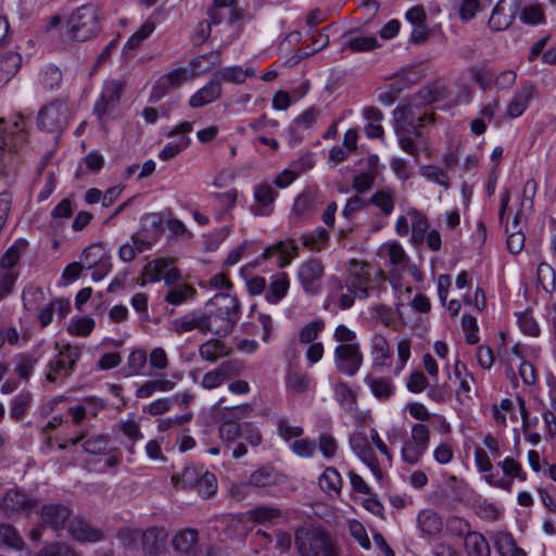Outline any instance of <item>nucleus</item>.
Returning <instances> with one entry per match:
<instances>
[{"mask_svg": "<svg viewBox=\"0 0 556 556\" xmlns=\"http://www.w3.org/2000/svg\"><path fill=\"white\" fill-rule=\"evenodd\" d=\"M202 472L194 467H186L180 475H173L172 481L176 486L192 489L195 486Z\"/></svg>", "mask_w": 556, "mask_h": 556, "instance_id": "6e6d98bb", "label": "nucleus"}, {"mask_svg": "<svg viewBox=\"0 0 556 556\" xmlns=\"http://www.w3.org/2000/svg\"><path fill=\"white\" fill-rule=\"evenodd\" d=\"M62 79V72L52 64L46 65L39 73V83L46 90L52 91L58 89L61 86Z\"/></svg>", "mask_w": 556, "mask_h": 556, "instance_id": "a19ab883", "label": "nucleus"}, {"mask_svg": "<svg viewBox=\"0 0 556 556\" xmlns=\"http://www.w3.org/2000/svg\"><path fill=\"white\" fill-rule=\"evenodd\" d=\"M386 281L387 277L381 269L352 258L345 264L343 285L339 286L341 291L346 288L348 292H342L337 302L342 309H349L354 305L355 299L365 300L372 295L379 299L387 289Z\"/></svg>", "mask_w": 556, "mask_h": 556, "instance_id": "f257e3e1", "label": "nucleus"}, {"mask_svg": "<svg viewBox=\"0 0 556 556\" xmlns=\"http://www.w3.org/2000/svg\"><path fill=\"white\" fill-rule=\"evenodd\" d=\"M299 247L294 240L280 241L275 245L265 250L263 257L269 258L274 254H278V267L283 268L288 266L292 258L298 255Z\"/></svg>", "mask_w": 556, "mask_h": 556, "instance_id": "393cba45", "label": "nucleus"}, {"mask_svg": "<svg viewBox=\"0 0 556 556\" xmlns=\"http://www.w3.org/2000/svg\"><path fill=\"white\" fill-rule=\"evenodd\" d=\"M39 515L46 526L59 532L65 529L66 522L70 521L72 516V509L64 504L51 503L43 505Z\"/></svg>", "mask_w": 556, "mask_h": 556, "instance_id": "2eb2a0df", "label": "nucleus"}, {"mask_svg": "<svg viewBox=\"0 0 556 556\" xmlns=\"http://www.w3.org/2000/svg\"><path fill=\"white\" fill-rule=\"evenodd\" d=\"M228 353L229 350L226 345L217 339L207 340L199 348L200 357L210 363L217 362L220 357L228 355Z\"/></svg>", "mask_w": 556, "mask_h": 556, "instance_id": "e433bc0d", "label": "nucleus"}, {"mask_svg": "<svg viewBox=\"0 0 556 556\" xmlns=\"http://www.w3.org/2000/svg\"><path fill=\"white\" fill-rule=\"evenodd\" d=\"M185 80H187V72L184 68H175L162 75L152 88L150 100L157 102L172 89L179 87Z\"/></svg>", "mask_w": 556, "mask_h": 556, "instance_id": "6ab92c4d", "label": "nucleus"}, {"mask_svg": "<svg viewBox=\"0 0 556 556\" xmlns=\"http://www.w3.org/2000/svg\"><path fill=\"white\" fill-rule=\"evenodd\" d=\"M173 547L176 552L187 556H198L199 533L195 529L186 528L178 531L172 540Z\"/></svg>", "mask_w": 556, "mask_h": 556, "instance_id": "aec40b11", "label": "nucleus"}, {"mask_svg": "<svg viewBox=\"0 0 556 556\" xmlns=\"http://www.w3.org/2000/svg\"><path fill=\"white\" fill-rule=\"evenodd\" d=\"M27 241L23 239H18L14 242L12 247H10L5 253L2 255L0 261V267L3 270H12V268L17 264L21 253L26 249Z\"/></svg>", "mask_w": 556, "mask_h": 556, "instance_id": "a18cd8bd", "label": "nucleus"}, {"mask_svg": "<svg viewBox=\"0 0 556 556\" xmlns=\"http://www.w3.org/2000/svg\"><path fill=\"white\" fill-rule=\"evenodd\" d=\"M214 77L222 83H231V84H243L244 83V74L243 68L241 66H227L217 71Z\"/></svg>", "mask_w": 556, "mask_h": 556, "instance_id": "bf43d9fd", "label": "nucleus"}, {"mask_svg": "<svg viewBox=\"0 0 556 556\" xmlns=\"http://www.w3.org/2000/svg\"><path fill=\"white\" fill-rule=\"evenodd\" d=\"M173 330L178 333L189 332L198 329L206 332L204 313L191 312L172 321Z\"/></svg>", "mask_w": 556, "mask_h": 556, "instance_id": "a878e982", "label": "nucleus"}, {"mask_svg": "<svg viewBox=\"0 0 556 556\" xmlns=\"http://www.w3.org/2000/svg\"><path fill=\"white\" fill-rule=\"evenodd\" d=\"M67 442L71 445L81 443L86 453L98 455L106 452L110 439L108 434L90 433L89 428H83L77 431L76 435L70 438Z\"/></svg>", "mask_w": 556, "mask_h": 556, "instance_id": "dca6fc26", "label": "nucleus"}, {"mask_svg": "<svg viewBox=\"0 0 556 556\" xmlns=\"http://www.w3.org/2000/svg\"><path fill=\"white\" fill-rule=\"evenodd\" d=\"M169 266V261L166 258H156L149 262L143 268V275L148 277L150 282H155L162 279L163 271Z\"/></svg>", "mask_w": 556, "mask_h": 556, "instance_id": "0e129e2a", "label": "nucleus"}, {"mask_svg": "<svg viewBox=\"0 0 556 556\" xmlns=\"http://www.w3.org/2000/svg\"><path fill=\"white\" fill-rule=\"evenodd\" d=\"M68 124V108L62 100H54L38 114L39 128L48 132H61Z\"/></svg>", "mask_w": 556, "mask_h": 556, "instance_id": "0eeeda50", "label": "nucleus"}, {"mask_svg": "<svg viewBox=\"0 0 556 556\" xmlns=\"http://www.w3.org/2000/svg\"><path fill=\"white\" fill-rule=\"evenodd\" d=\"M81 356V348L65 344L48 363L46 379L51 383H63L75 370L76 363Z\"/></svg>", "mask_w": 556, "mask_h": 556, "instance_id": "20e7f679", "label": "nucleus"}, {"mask_svg": "<svg viewBox=\"0 0 556 556\" xmlns=\"http://www.w3.org/2000/svg\"><path fill=\"white\" fill-rule=\"evenodd\" d=\"M194 489L203 498H208L216 493L217 480L214 473L205 470L201 473Z\"/></svg>", "mask_w": 556, "mask_h": 556, "instance_id": "864d4df0", "label": "nucleus"}, {"mask_svg": "<svg viewBox=\"0 0 556 556\" xmlns=\"http://www.w3.org/2000/svg\"><path fill=\"white\" fill-rule=\"evenodd\" d=\"M45 301V292L40 287L29 286L23 291V305L27 311H35Z\"/></svg>", "mask_w": 556, "mask_h": 556, "instance_id": "4d7b16f0", "label": "nucleus"}, {"mask_svg": "<svg viewBox=\"0 0 556 556\" xmlns=\"http://www.w3.org/2000/svg\"><path fill=\"white\" fill-rule=\"evenodd\" d=\"M443 97V88L440 85H430L413 96L414 106H426L431 103L438 102Z\"/></svg>", "mask_w": 556, "mask_h": 556, "instance_id": "58836bf2", "label": "nucleus"}, {"mask_svg": "<svg viewBox=\"0 0 556 556\" xmlns=\"http://www.w3.org/2000/svg\"><path fill=\"white\" fill-rule=\"evenodd\" d=\"M370 203L379 207L386 216H389L394 208L393 194L386 190L376 191L370 198Z\"/></svg>", "mask_w": 556, "mask_h": 556, "instance_id": "338daca9", "label": "nucleus"}, {"mask_svg": "<svg viewBox=\"0 0 556 556\" xmlns=\"http://www.w3.org/2000/svg\"><path fill=\"white\" fill-rule=\"evenodd\" d=\"M22 55L14 51H7L0 56V72L5 75L9 81L21 68Z\"/></svg>", "mask_w": 556, "mask_h": 556, "instance_id": "79ce46f5", "label": "nucleus"}, {"mask_svg": "<svg viewBox=\"0 0 556 556\" xmlns=\"http://www.w3.org/2000/svg\"><path fill=\"white\" fill-rule=\"evenodd\" d=\"M242 427L243 425L233 420L220 419L218 429L220 440L227 445L235 443L242 434Z\"/></svg>", "mask_w": 556, "mask_h": 556, "instance_id": "49530a36", "label": "nucleus"}, {"mask_svg": "<svg viewBox=\"0 0 556 556\" xmlns=\"http://www.w3.org/2000/svg\"><path fill=\"white\" fill-rule=\"evenodd\" d=\"M515 20V11L511 7H506L505 0H500L492 10L488 25L492 31H502L507 29Z\"/></svg>", "mask_w": 556, "mask_h": 556, "instance_id": "b1692460", "label": "nucleus"}, {"mask_svg": "<svg viewBox=\"0 0 556 556\" xmlns=\"http://www.w3.org/2000/svg\"><path fill=\"white\" fill-rule=\"evenodd\" d=\"M324 271V264L316 258L308 260L300 266L298 279L306 294L315 295L321 291L320 280Z\"/></svg>", "mask_w": 556, "mask_h": 556, "instance_id": "9b49d317", "label": "nucleus"}, {"mask_svg": "<svg viewBox=\"0 0 556 556\" xmlns=\"http://www.w3.org/2000/svg\"><path fill=\"white\" fill-rule=\"evenodd\" d=\"M68 532L78 542H98L102 539V531L94 529L84 518L77 516L70 520Z\"/></svg>", "mask_w": 556, "mask_h": 556, "instance_id": "5701e85b", "label": "nucleus"}, {"mask_svg": "<svg viewBox=\"0 0 556 556\" xmlns=\"http://www.w3.org/2000/svg\"><path fill=\"white\" fill-rule=\"evenodd\" d=\"M393 116L396 125H404L406 129H409L410 136L416 141H421L420 128L415 126V114L413 112V105L397 106L393 111Z\"/></svg>", "mask_w": 556, "mask_h": 556, "instance_id": "72a5a7b5", "label": "nucleus"}, {"mask_svg": "<svg viewBox=\"0 0 556 556\" xmlns=\"http://www.w3.org/2000/svg\"><path fill=\"white\" fill-rule=\"evenodd\" d=\"M324 482L326 483V491L328 493H333L334 495L340 496L343 480L337 468L331 466L326 467L325 471L319 477V483L323 484Z\"/></svg>", "mask_w": 556, "mask_h": 556, "instance_id": "c03bdc74", "label": "nucleus"}, {"mask_svg": "<svg viewBox=\"0 0 556 556\" xmlns=\"http://www.w3.org/2000/svg\"><path fill=\"white\" fill-rule=\"evenodd\" d=\"M303 245L309 250L320 251L329 240V233L325 228L318 227L314 231L302 237Z\"/></svg>", "mask_w": 556, "mask_h": 556, "instance_id": "5fc2aeb1", "label": "nucleus"}, {"mask_svg": "<svg viewBox=\"0 0 556 556\" xmlns=\"http://www.w3.org/2000/svg\"><path fill=\"white\" fill-rule=\"evenodd\" d=\"M204 313L206 331L227 337L240 319V304L235 295L219 292L206 303Z\"/></svg>", "mask_w": 556, "mask_h": 556, "instance_id": "f03ea898", "label": "nucleus"}, {"mask_svg": "<svg viewBox=\"0 0 556 556\" xmlns=\"http://www.w3.org/2000/svg\"><path fill=\"white\" fill-rule=\"evenodd\" d=\"M395 134L399 138V144L401 149L407 154L412 155L417 162L419 159V152L425 146L422 141H416L410 136L409 129H406L404 125H396Z\"/></svg>", "mask_w": 556, "mask_h": 556, "instance_id": "f704fd0d", "label": "nucleus"}, {"mask_svg": "<svg viewBox=\"0 0 556 556\" xmlns=\"http://www.w3.org/2000/svg\"><path fill=\"white\" fill-rule=\"evenodd\" d=\"M167 533L164 529L150 527L142 531L140 545L148 556L159 555L166 544Z\"/></svg>", "mask_w": 556, "mask_h": 556, "instance_id": "412c9836", "label": "nucleus"}, {"mask_svg": "<svg viewBox=\"0 0 556 556\" xmlns=\"http://www.w3.org/2000/svg\"><path fill=\"white\" fill-rule=\"evenodd\" d=\"M495 549L501 556H526L513 535L508 532H496L492 536Z\"/></svg>", "mask_w": 556, "mask_h": 556, "instance_id": "2f4dec72", "label": "nucleus"}, {"mask_svg": "<svg viewBox=\"0 0 556 556\" xmlns=\"http://www.w3.org/2000/svg\"><path fill=\"white\" fill-rule=\"evenodd\" d=\"M195 294V289L187 283L170 287L165 295V301L172 305H180Z\"/></svg>", "mask_w": 556, "mask_h": 556, "instance_id": "8fccbe9b", "label": "nucleus"}, {"mask_svg": "<svg viewBox=\"0 0 556 556\" xmlns=\"http://www.w3.org/2000/svg\"><path fill=\"white\" fill-rule=\"evenodd\" d=\"M67 26L72 40L84 42L96 38L102 29L100 8L92 3L78 7L71 14Z\"/></svg>", "mask_w": 556, "mask_h": 556, "instance_id": "7ed1b4c3", "label": "nucleus"}, {"mask_svg": "<svg viewBox=\"0 0 556 556\" xmlns=\"http://www.w3.org/2000/svg\"><path fill=\"white\" fill-rule=\"evenodd\" d=\"M125 86V81L121 79H110L104 81L100 98L97 100L93 108V112L97 114L100 122L105 123L106 119L115 112L119 104Z\"/></svg>", "mask_w": 556, "mask_h": 556, "instance_id": "39448f33", "label": "nucleus"}, {"mask_svg": "<svg viewBox=\"0 0 556 556\" xmlns=\"http://www.w3.org/2000/svg\"><path fill=\"white\" fill-rule=\"evenodd\" d=\"M31 395L29 392H22L13 397L10 404V416L15 421L21 420L29 409Z\"/></svg>", "mask_w": 556, "mask_h": 556, "instance_id": "3c124183", "label": "nucleus"}, {"mask_svg": "<svg viewBox=\"0 0 556 556\" xmlns=\"http://www.w3.org/2000/svg\"><path fill=\"white\" fill-rule=\"evenodd\" d=\"M320 204L323 199L318 189L308 187L294 199L292 215L300 219H307L315 214Z\"/></svg>", "mask_w": 556, "mask_h": 556, "instance_id": "4468645a", "label": "nucleus"}, {"mask_svg": "<svg viewBox=\"0 0 556 556\" xmlns=\"http://www.w3.org/2000/svg\"><path fill=\"white\" fill-rule=\"evenodd\" d=\"M278 191L269 184L262 182L254 188L255 204L251 206L254 215L268 216L274 211V202Z\"/></svg>", "mask_w": 556, "mask_h": 556, "instance_id": "a211bd4d", "label": "nucleus"}, {"mask_svg": "<svg viewBox=\"0 0 556 556\" xmlns=\"http://www.w3.org/2000/svg\"><path fill=\"white\" fill-rule=\"evenodd\" d=\"M244 364L239 359H229L220 363L214 369L204 374L201 387L206 390H213L220 387L225 381L241 376L244 371Z\"/></svg>", "mask_w": 556, "mask_h": 556, "instance_id": "6e6552de", "label": "nucleus"}, {"mask_svg": "<svg viewBox=\"0 0 556 556\" xmlns=\"http://www.w3.org/2000/svg\"><path fill=\"white\" fill-rule=\"evenodd\" d=\"M325 329V321L320 318L307 323L300 331L301 343H312Z\"/></svg>", "mask_w": 556, "mask_h": 556, "instance_id": "69168bd1", "label": "nucleus"}, {"mask_svg": "<svg viewBox=\"0 0 556 556\" xmlns=\"http://www.w3.org/2000/svg\"><path fill=\"white\" fill-rule=\"evenodd\" d=\"M313 379L311 376L298 367L290 366L286 375L287 389L295 393L306 392L312 384Z\"/></svg>", "mask_w": 556, "mask_h": 556, "instance_id": "7c9ffc66", "label": "nucleus"}, {"mask_svg": "<svg viewBox=\"0 0 556 556\" xmlns=\"http://www.w3.org/2000/svg\"><path fill=\"white\" fill-rule=\"evenodd\" d=\"M497 467L501 468L505 478L504 480L510 481V489L513 488V480L518 479L519 481L527 480V473L523 471L521 464L513 457H506L497 463Z\"/></svg>", "mask_w": 556, "mask_h": 556, "instance_id": "ea45409f", "label": "nucleus"}, {"mask_svg": "<svg viewBox=\"0 0 556 556\" xmlns=\"http://www.w3.org/2000/svg\"><path fill=\"white\" fill-rule=\"evenodd\" d=\"M247 515L249 520L264 523L279 518L281 516V509L275 506L260 505L250 509Z\"/></svg>", "mask_w": 556, "mask_h": 556, "instance_id": "de8ad7c7", "label": "nucleus"}, {"mask_svg": "<svg viewBox=\"0 0 556 556\" xmlns=\"http://www.w3.org/2000/svg\"><path fill=\"white\" fill-rule=\"evenodd\" d=\"M329 534L318 528H300L295 532V547L301 556H318L330 541Z\"/></svg>", "mask_w": 556, "mask_h": 556, "instance_id": "423d86ee", "label": "nucleus"}, {"mask_svg": "<svg viewBox=\"0 0 556 556\" xmlns=\"http://www.w3.org/2000/svg\"><path fill=\"white\" fill-rule=\"evenodd\" d=\"M473 456L476 467L480 473H483V479L488 484L510 492V481L496 477L491 458L483 448L477 447Z\"/></svg>", "mask_w": 556, "mask_h": 556, "instance_id": "f3484780", "label": "nucleus"}, {"mask_svg": "<svg viewBox=\"0 0 556 556\" xmlns=\"http://www.w3.org/2000/svg\"><path fill=\"white\" fill-rule=\"evenodd\" d=\"M238 192L235 189L228 190L224 193H214L213 199L215 204L219 208L216 217L218 220H222L224 215L227 214L230 210H232L236 205Z\"/></svg>", "mask_w": 556, "mask_h": 556, "instance_id": "603ef678", "label": "nucleus"}, {"mask_svg": "<svg viewBox=\"0 0 556 556\" xmlns=\"http://www.w3.org/2000/svg\"><path fill=\"white\" fill-rule=\"evenodd\" d=\"M222 94V85L213 77L206 85L190 97L189 106L192 109L203 108L218 100Z\"/></svg>", "mask_w": 556, "mask_h": 556, "instance_id": "4be33fe9", "label": "nucleus"}, {"mask_svg": "<svg viewBox=\"0 0 556 556\" xmlns=\"http://www.w3.org/2000/svg\"><path fill=\"white\" fill-rule=\"evenodd\" d=\"M364 381L369 387L374 396L381 401H387L394 394L395 387L390 377L367 375Z\"/></svg>", "mask_w": 556, "mask_h": 556, "instance_id": "c85d7f7f", "label": "nucleus"}, {"mask_svg": "<svg viewBox=\"0 0 556 556\" xmlns=\"http://www.w3.org/2000/svg\"><path fill=\"white\" fill-rule=\"evenodd\" d=\"M24 540L17 530L9 523H0V545L22 549Z\"/></svg>", "mask_w": 556, "mask_h": 556, "instance_id": "09e8293b", "label": "nucleus"}, {"mask_svg": "<svg viewBox=\"0 0 556 556\" xmlns=\"http://www.w3.org/2000/svg\"><path fill=\"white\" fill-rule=\"evenodd\" d=\"M155 29V25L153 22L147 21L143 23L137 31H135L127 42L125 43L124 50H135L137 49L141 42L147 39Z\"/></svg>", "mask_w": 556, "mask_h": 556, "instance_id": "680f3d73", "label": "nucleus"}, {"mask_svg": "<svg viewBox=\"0 0 556 556\" xmlns=\"http://www.w3.org/2000/svg\"><path fill=\"white\" fill-rule=\"evenodd\" d=\"M345 46L352 52H366L377 47V39L374 36H355L348 39Z\"/></svg>", "mask_w": 556, "mask_h": 556, "instance_id": "774afa93", "label": "nucleus"}, {"mask_svg": "<svg viewBox=\"0 0 556 556\" xmlns=\"http://www.w3.org/2000/svg\"><path fill=\"white\" fill-rule=\"evenodd\" d=\"M364 362L359 344H339L334 349V365L339 372L353 377Z\"/></svg>", "mask_w": 556, "mask_h": 556, "instance_id": "1a4fd4ad", "label": "nucleus"}, {"mask_svg": "<svg viewBox=\"0 0 556 556\" xmlns=\"http://www.w3.org/2000/svg\"><path fill=\"white\" fill-rule=\"evenodd\" d=\"M27 140L25 130V122L22 115H16L12 124L11 132L8 134L4 128L0 127V164H4L7 152H16Z\"/></svg>", "mask_w": 556, "mask_h": 556, "instance_id": "9d476101", "label": "nucleus"}, {"mask_svg": "<svg viewBox=\"0 0 556 556\" xmlns=\"http://www.w3.org/2000/svg\"><path fill=\"white\" fill-rule=\"evenodd\" d=\"M277 483V475L271 466H263L254 470L247 482V484L255 488H269Z\"/></svg>", "mask_w": 556, "mask_h": 556, "instance_id": "4c0bfd02", "label": "nucleus"}, {"mask_svg": "<svg viewBox=\"0 0 556 556\" xmlns=\"http://www.w3.org/2000/svg\"><path fill=\"white\" fill-rule=\"evenodd\" d=\"M15 371L18 377L27 381L33 374L37 359L29 354H21L15 357Z\"/></svg>", "mask_w": 556, "mask_h": 556, "instance_id": "e2e57ef3", "label": "nucleus"}, {"mask_svg": "<svg viewBox=\"0 0 556 556\" xmlns=\"http://www.w3.org/2000/svg\"><path fill=\"white\" fill-rule=\"evenodd\" d=\"M418 527L428 535H437L443 529L441 517L433 510L425 509L418 514Z\"/></svg>", "mask_w": 556, "mask_h": 556, "instance_id": "c9c22d12", "label": "nucleus"}, {"mask_svg": "<svg viewBox=\"0 0 556 556\" xmlns=\"http://www.w3.org/2000/svg\"><path fill=\"white\" fill-rule=\"evenodd\" d=\"M371 354L375 366H383L387 358L390 357V348L387 339L382 334H375L371 339Z\"/></svg>", "mask_w": 556, "mask_h": 556, "instance_id": "37998d69", "label": "nucleus"}, {"mask_svg": "<svg viewBox=\"0 0 556 556\" xmlns=\"http://www.w3.org/2000/svg\"><path fill=\"white\" fill-rule=\"evenodd\" d=\"M464 545L468 556H491L488 540L478 531L467 532Z\"/></svg>", "mask_w": 556, "mask_h": 556, "instance_id": "c756f323", "label": "nucleus"}, {"mask_svg": "<svg viewBox=\"0 0 556 556\" xmlns=\"http://www.w3.org/2000/svg\"><path fill=\"white\" fill-rule=\"evenodd\" d=\"M536 283L546 292L552 293L556 287L554 269L546 263H541L536 270Z\"/></svg>", "mask_w": 556, "mask_h": 556, "instance_id": "13d9d810", "label": "nucleus"}, {"mask_svg": "<svg viewBox=\"0 0 556 556\" xmlns=\"http://www.w3.org/2000/svg\"><path fill=\"white\" fill-rule=\"evenodd\" d=\"M290 287V279L287 273H279L271 278V281L266 289L265 299L271 304L280 302L288 293Z\"/></svg>", "mask_w": 556, "mask_h": 556, "instance_id": "cd10ccee", "label": "nucleus"}, {"mask_svg": "<svg viewBox=\"0 0 556 556\" xmlns=\"http://www.w3.org/2000/svg\"><path fill=\"white\" fill-rule=\"evenodd\" d=\"M36 502L18 489H9L0 498V510L8 517L29 514Z\"/></svg>", "mask_w": 556, "mask_h": 556, "instance_id": "f8f14e48", "label": "nucleus"}, {"mask_svg": "<svg viewBox=\"0 0 556 556\" xmlns=\"http://www.w3.org/2000/svg\"><path fill=\"white\" fill-rule=\"evenodd\" d=\"M533 91L534 88L532 85H523L522 88L514 94L511 101L509 102L506 111L507 117H519L527 110L533 97Z\"/></svg>", "mask_w": 556, "mask_h": 556, "instance_id": "bb28decb", "label": "nucleus"}, {"mask_svg": "<svg viewBox=\"0 0 556 556\" xmlns=\"http://www.w3.org/2000/svg\"><path fill=\"white\" fill-rule=\"evenodd\" d=\"M114 430L119 431L128 439L129 444H125V446L130 454H135V443L143 438L139 422L134 418L121 419Z\"/></svg>", "mask_w": 556, "mask_h": 556, "instance_id": "473e14b6", "label": "nucleus"}, {"mask_svg": "<svg viewBox=\"0 0 556 556\" xmlns=\"http://www.w3.org/2000/svg\"><path fill=\"white\" fill-rule=\"evenodd\" d=\"M352 451L369 467L377 479L382 478V470L366 435L362 432L352 433L349 438Z\"/></svg>", "mask_w": 556, "mask_h": 556, "instance_id": "ddd939ff", "label": "nucleus"}, {"mask_svg": "<svg viewBox=\"0 0 556 556\" xmlns=\"http://www.w3.org/2000/svg\"><path fill=\"white\" fill-rule=\"evenodd\" d=\"M106 257L105 251L101 244H91L81 253V264L85 268L91 269L97 263Z\"/></svg>", "mask_w": 556, "mask_h": 556, "instance_id": "052dcab7", "label": "nucleus"}]
</instances>
